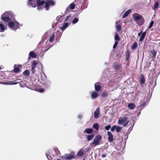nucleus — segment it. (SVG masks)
I'll return each instance as SVG.
<instances>
[{
  "label": "nucleus",
  "instance_id": "obj_59",
  "mask_svg": "<svg viewBox=\"0 0 160 160\" xmlns=\"http://www.w3.org/2000/svg\"><path fill=\"white\" fill-rule=\"evenodd\" d=\"M78 117H79L80 118H81L82 116H78Z\"/></svg>",
  "mask_w": 160,
  "mask_h": 160
},
{
  "label": "nucleus",
  "instance_id": "obj_48",
  "mask_svg": "<svg viewBox=\"0 0 160 160\" xmlns=\"http://www.w3.org/2000/svg\"><path fill=\"white\" fill-rule=\"evenodd\" d=\"M44 91V89L43 88H42L39 90V92H43Z\"/></svg>",
  "mask_w": 160,
  "mask_h": 160
},
{
  "label": "nucleus",
  "instance_id": "obj_45",
  "mask_svg": "<svg viewBox=\"0 0 160 160\" xmlns=\"http://www.w3.org/2000/svg\"><path fill=\"white\" fill-rule=\"evenodd\" d=\"M111 128V126L110 125H108L105 127V128L107 130H108Z\"/></svg>",
  "mask_w": 160,
  "mask_h": 160
},
{
  "label": "nucleus",
  "instance_id": "obj_50",
  "mask_svg": "<svg viewBox=\"0 0 160 160\" xmlns=\"http://www.w3.org/2000/svg\"><path fill=\"white\" fill-rule=\"evenodd\" d=\"M106 154H102V156L101 157L102 158H104L106 157Z\"/></svg>",
  "mask_w": 160,
  "mask_h": 160
},
{
  "label": "nucleus",
  "instance_id": "obj_24",
  "mask_svg": "<svg viewBox=\"0 0 160 160\" xmlns=\"http://www.w3.org/2000/svg\"><path fill=\"white\" fill-rule=\"evenodd\" d=\"M145 82V79L144 76L141 75L140 77V83L141 84H143Z\"/></svg>",
  "mask_w": 160,
  "mask_h": 160
},
{
  "label": "nucleus",
  "instance_id": "obj_19",
  "mask_svg": "<svg viewBox=\"0 0 160 160\" xmlns=\"http://www.w3.org/2000/svg\"><path fill=\"white\" fill-rule=\"evenodd\" d=\"M146 31H145L142 33L141 34L140 38L139 39V42H142L143 40L146 35Z\"/></svg>",
  "mask_w": 160,
  "mask_h": 160
},
{
  "label": "nucleus",
  "instance_id": "obj_18",
  "mask_svg": "<svg viewBox=\"0 0 160 160\" xmlns=\"http://www.w3.org/2000/svg\"><path fill=\"white\" fill-rule=\"evenodd\" d=\"M128 107L130 109H133L136 107V105L134 103H130L128 104Z\"/></svg>",
  "mask_w": 160,
  "mask_h": 160
},
{
  "label": "nucleus",
  "instance_id": "obj_25",
  "mask_svg": "<svg viewBox=\"0 0 160 160\" xmlns=\"http://www.w3.org/2000/svg\"><path fill=\"white\" fill-rule=\"evenodd\" d=\"M138 47L137 43L136 42H134L132 45L131 46V48L132 50H134L137 48Z\"/></svg>",
  "mask_w": 160,
  "mask_h": 160
},
{
  "label": "nucleus",
  "instance_id": "obj_21",
  "mask_svg": "<svg viewBox=\"0 0 160 160\" xmlns=\"http://www.w3.org/2000/svg\"><path fill=\"white\" fill-rule=\"evenodd\" d=\"M20 69L18 66L15 65L14 66V69L13 71L15 73H18L19 72Z\"/></svg>",
  "mask_w": 160,
  "mask_h": 160
},
{
  "label": "nucleus",
  "instance_id": "obj_60",
  "mask_svg": "<svg viewBox=\"0 0 160 160\" xmlns=\"http://www.w3.org/2000/svg\"><path fill=\"white\" fill-rule=\"evenodd\" d=\"M2 69L1 67H0V70H1Z\"/></svg>",
  "mask_w": 160,
  "mask_h": 160
},
{
  "label": "nucleus",
  "instance_id": "obj_20",
  "mask_svg": "<svg viewBox=\"0 0 160 160\" xmlns=\"http://www.w3.org/2000/svg\"><path fill=\"white\" fill-rule=\"evenodd\" d=\"M83 150V148L80 149V150L77 153V156H82L84 153V151Z\"/></svg>",
  "mask_w": 160,
  "mask_h": 160
},
{
  "label": "nucleus",
  "instance_id": "obj_35",
  "mask_svg": "<svg viewBox=\"0 0 160 160\" xmlns=\"http://www.w3.org/2000/svg\"><path fill=\"white\" fill-rule=\"evenodd\" d=\"M13 81H9V82H7L5 84H11V85H14V84H16L18 83V82H13Z\"/></svg>",
  "mask_w": 160,
  "mask_h": 160
},
{
  "label": "nucleus",
  "instance_id": "obj_17",
  "mask_svg": "<svg viewBox=\"0 0 160 160\" xmlns=\"http://www.w3.org/2000/svg\"><path fill=\"white\" fill-rule=\"evenodd\" d=\"M99 94H98V93L96 92H93L91 94V97L92 99H93L96 98L98 96Z\"/></svg>",
  "mask_w": 160,
  "mask_h": 160
},
{
  "label": "nucleus",
  "instance_id": "obj_6",
  "mask_svg": "<svg viewBox=\"0 0 160 160\" xmlns=\"http://www.w3.org/2000/svg\"><path fill=\"white\" fill-rule=\"evenodd\" d=\"M102 138V136L100 135L96 136L94 139V140L92 143L94 144L95 146H97L100 144V141Z\"/></svg>",
  "mask_w": 160,
  "mask_h": 160
},
{
  "label": "nucleus",
  "instance_id": "obj_5",
  "mask_svg": "<svg viewBox=\"0 0 160 160\" xmlns=\"http://www.w3.org/2000/svg\"><path fill=\"white\" fill-rule=\"evenodd\" d=\"M62 157L66 160H70L75 158V153L72 152L71 153L66 154Z\"/></svg>",
  "mask_w": 160,
  "mask_h": 160
},
{
  "label": "nucleus",
  "instance_id": "obj_40",
  "mask_svg": "<svg viewBox=\"0 0 160 160\" xmlns=\"http://www.w3.org/2000/svg\"><path fill=\"white\" fill-rule=\"evenodd\" d=\"M117 29L118 31H120L122 29V26L120 25H117Z\"/></svg>",
  "mask_w": 160,
  "mask_h": 160
},
{
  "label": "nucleus",
  "instance_id": "obj_56",
  "mask_svg": "<svg viewBox=\"0 0 160 160\" xmlns=\"http://www.w3.org/2000/svg\"><path fill=\"white\" fill-rule=\"evenodd\" d=\"M130 121L129 120H127V121H126V122L128 123V124L129 123V122Z\"/></svg>",
  "mask_w": 160,
  "mask_h": 160
},
{
  "label": "nucleus",
  "instance_id": "obj_42",
  "mask_svg": "<svg viewBox=\"0 0 160 160\" xmlns=\"http://www.w3.org/2000/svg\"><path fill=\"white\" fill-rule=\"evenodd\" d=\"M78 21V19L77 18H75L72 21V23L75 24L77 23Z\"/></svg>",
  "mask_w": 160,
  "mask_h": 160
},
{
  "label": "nucleus",
  "instance_id": "obj_29",
  "mask_svg": "<svg viewBox=\"0 0 160 160\" xmlns=\"http://www.w3.org/2000/svg\"><path fill=\"white\" fill-rule=\"evenodd\" d=\"M55 35L53 33L52 35V36L49 39V41L51 42H52L55 38Z\"/></svg>",
  "mask_w": 160,
  "mask_h": 160
},
{
  "label": "nucleus",
  "instance_id": "obj_38",
  "mask_svg": "<svg viewBox=\"0 0 160 160\" xmlns=\"http://www.w3.org/2000/svg\"><path fill=\"white\" fill-rule=\"evenodd\" d=\"M108 93L105 92H103L101 94L102 97H106L108 96Z\"/></svg>",
  "mask_w": 160,
  "mask_h": 160
},
{
  "label": "nucleus",
  "instance_id": "obj_55",
  "mask_svg": "<svg viewBox=\"0 0 160 160\" xmlns=\"http://www.w3.org/2000/svg\"><path fill=\"white\" fill-rule=\"evenodd\" d=\"M130 121L129 120H127V121H126V122L128 123V124L129 123V122Z\"/></svg>",
  "mask_w": 160,
  "mask_h": 160
},
{
  "label": "nucleus",
  "instance_id": "obj_23",
  "mask_svg": "<svg viewBox=\"0 0 160 160\" xmlns=\"http://www.w3.org/2000/svg\"><path fill=\"white\" fill-rule=\"evenodd\" d=\"M29 57L33 58H35L37 56L36 54L32 51L30 52L29 54Z\"/></svg>",
  "mask_w": 160,
  "mask_h": 160
},
{
  "label": "nucleus",
  "instance_id": "obj_11",
  "mask_svg": "<svg viewBox=\"0 0 160 160\" xmlns=\"http://www.w3.org/2000/svg\"><path fill=\"white\" fill-rule=\"evenodd\" d=\"M100 109L99 108H98L94 112V118H97L99 117L100 114Z\"/></svg>",
  "mask_w": 160,
  "mask_h": 160
},
{
  "label": "nucleus",
  "instance_id": "obj_15",
  "mask_svg": "<svg viewBox=\"0 0 160 160\" xmlns=\"http://www.w3.org/2000/svg\"><path fill=\"white\" fill-rule=\"evenodd\" d=\"M95 90L96 92L99 91L101 89V86L98 84V83H96L94 84Z\"/></svg>",
  "mask_w": 160,
  "mask_h": 160
},
{
  "label": "nucleus",
  "instance_id": "obj_3",
  "mask_svg": "<svg viewBox=\"0 0 160 160\" xmlns=\"http://www.w3.org/2000/svg\"><path fill=\"white\" fill-rule=\"evenodd\" d=\"M13 18V14L11 12H6L1 16V19L5 22H9Z\"/></svg>",
  "mask_w": 160,
  "mask_h": 160
},
{
  "label": "nucleus",
  "instance_id": "obj_16",
  "mask_svg": "<svg viewBox=\"0 0 160 160\" xmlns=\"http://www.w3.org/2000/svg\"><path fill=\"white\" fill-rule=\"evenodd\" d=\"M93 130L92 128H87L84 131V133H87L88 134H91L93 132Z\"/></svg>",
  "mask_w": 160,
  "mask_h": 160
},
{
  "label": "nucleus",
  "instance_id": "obj_52",
  "mask_svg": "<svg viewBox=\"0 0 160 160\" xmlns=\"http://www.w3.org/2000/svg\"><path fill=\"white\" fill-rule=\"evenodd\" d=\"M142 32H140L138 33V36H140V35L141 34Z\"/></svg>",
  "mask_w": 160,
  "mask_h": 160
},
{
  "label": "nucleus",
  "instance_id": "obj_43",
  "mask_svg": "<svg viewBox=\"0 0 160 160\" xmlns=\"http://www.w3.org/2000/svg\"><path fill=\"white\" fill-rule=\"evenodd\" d=\"M159 5L158 2H156L154 4V7L155 9L157 8Z\"/></svg>",
  "mask_w": 160,
  "mask_h": 160
},
{
  "label": "nucleus",
  "instance_id": "obj_57",
  "mask_svg": "<svg viewBox=\"0 0 160 160\" xmlns=\"http://www.w3.org/2000/svg\"><path fill=\"white\" fill-rule=\"evenodd\" d=\"M30 57H29H29H28V60H30Z\"/></svg>",
  "mask_w": 160,
  "mask_h": 160
},
{
  "label": "nucleus",
  "instance_id": "obj_10",
  "mask_svg": "<svg viewBox=\"0 0 160 160\" xmlns=\"http://www.w3.org/2000/svg\"><path fill=\"white\" fill-rule=\"evenodd\" d=\"M27 4L28 6H31L32 7L35 8L36 6V4L34 2L33 0H28L27 2Z\"/></svg>",
  "mask_w": 160,
  "mask_h": 160
},
{
  "label": "nucleus",
  "instance_id": "obj_53",
  "mask_svg": "<svg viewBox=\"0 0 160 160\" xmlns=\"http://www.w3.org/2000/svg\"><path fill=\"white\" fill-rule=\"evenodd\" d=\"M89 149H90L89 148H87L86 149V151L87 152L89 150Z\"/></svg>",
  "mask_w": 160,
  "mask_h": 160
},
{
  "label": "nucleus",
  "instance_id": "obj_34",
  "mask_svg": "<svg viewBox=\"0 0 160 160\" xmlns=\"http://www.w3.org/2000/svg\"><path fill=\"white\" fill-rule=\"evenodd\" d=\"M93 127L96 130H98L99 126L98 123H94L93 125Z\"/></svg>",
  "mask_w": 160,
  "mask_h": 160
},
{
  "label": "nucleus",
  "instance_id": "obj_2",
  "mask_svg": "<svg viewBox=\"0 0 160 160\" xmlns=\"http://www.w3.org/2000/svg\"><path fill=\"white\" fill-rule=\"evenodd\" d=\"M132 16L134 21L139 26L142 25L144 23V20L142 15L138 13H135Z\"/></svg>",
  "mask_w": 160,
  "mask_h": 160
},
{
  "label": "nucleus",
  "instance_id": "obj_58",
  "mask_svg": "<svg viewBox=\"0 0 160 160\" xmlns=\"http://www.w3.org/2000/svg\"><path fill=\"white\" fill-rule=\"evenodd\" d=\"M118 23H119V22H118V21H116V23H117V24H118Z\"/></svg>",
  "mask_w": 160,
  "mask_h": 160
},
{
  "label": "nucleus",
  "instance_id": "obj_51",
  "mask_svg": "<svg viewBox=\"0 0 160 160\" xmlns=\"http://www.w3.org/2000/svg\"><path fill=\"white\" fill-rule=\"evenodd\" d=\"M124 124L123 125V126L124 127H126L128 124L126 122H125L124 123Z\"/></svg>",
  "mask_w": 160,
  "mask_h": 160
},
{
  "label": "nucleus",
  "instance_id": "obj_12",
  "mask_svg": "<svg viewBox=\"0 0 160 160\" xmlns=\"http://www.w3.org/2000/svg\"><path fill=\"white\" fill-rule=\"evenodd\" d=\"M151 52L152 55L151 57L152 58V60H154L156 58L157 52L154 49H153L151 50Z\"/></svg>",
  "mask_w": 160,
  "mask_h": 160
},
{
  "label": "nucleus",
  "instance_id": "obj_33",
  "mask_svg": "<svg viewBox=\"0 0 160 160\" xmlns=\"http://www.w3.org/2000/svg\"><path fill=\"white\" fill-rule=\"evenodd\" d=\"M130 56V52L128 50L127 51V53L126 55V60H128L129 59Z\"/></svg>",
  "mask_w": 160,
  "mask_h": 160
},
{
  "label": "nucleus",
  "instance_id": "obj_30",
  "mask_svg": "<svg viewBox=\"0 0 160 160\" xmlns=\"http://www.w3.org/2000/svg\"><path fill=\"white\" fill-rule=\"evenodd\" d=\"M69 6L71 10H73L75 8V5L74 3L72 2L69 5Z\"/></svg>",
  "mask_w": 160,
  "mask_h": 160
},
{
  "label": "nucleus",
  "instance_id": "obj_62",
  "mask_svg": "<svg viewBox=\"0 0 160 160\" xmlns=\"http://www.w3.org/2000/svg\"><path fill=\"white\" fill-rule=\"evenodd\" d=\"M57 160H60V159H58Z\"/></svg>",
  "mask_w": 160,
  "mask_h": 160
},
{
  "label": "nucleus",
  "instance_id": "obj_61",
  "mask_svg": "<svg viewBox=\"0 0 160 160\" xmlns=\"http://www.w3.org/2000/svg\"><path fill=\"white\" fill-rule=\"evenodd\" d=\"M82 160H85V158H84L83 159H82Z\"/></svg>",
  "mask_w": 160,
  "mask_h": 160
},
{
  "label": "nucleus",
  "instance_id": "obj_1",
  "mask_svg": "<svg viewBox=\"0 0 160 160\" xmlns=\"http://www.w3.org/2000/svg\"><path fill=\"white\" fill-rule=\"evenodd\" d=\"M37 9H40L42 8V6L45 4L44 7L47 10H49L50 6H53L55 4L53 1L52 0H37Z\"/></svg>",
  "mask_w": 160,
  "mask_h": 160
},
{
  "label": "nucleus",
  "instance_id": "obj_32",
  "mask_svg": "<svg viewBox=\"0 0 160 160\" xmlns=\"http://www.w3.org/2000/svg\"><path fill=\"white\" fill-rule=\"evenodd\" d=\"M23 74L27 76H29L30 74L29 71L28 69L25 70L23 72Z\"/></svg>",
  "mask_w": 160,
  "mask_h": 160
},
{
  "label": "nucleus",
  "instance_id": "obj_47",
  "mask_svg": "<svg viewBox=\"0 0 160 160\" xmlns=\"http://www.w3.org/2000/svg\"><path fill=\"white\" fill-rule=\"evenodd\" d=\"M118 43V41H116L115 42L114 45H113V49H115L116 48V47L117 46V45Z\"/></svg>",
  "mask_w": 160,
  "mask_h": 160
},
{
  "label": "nucleus",
  "instance_id": "obj_9",
  "mask_svg": "<svg viewBox=\"0 0 160 160\" xmlns=\"http://www.w3.org/2000/svg\"><path fill=\"white\" fill-rule=\"evenodd\" d=\"M107 135L108 136V141L110 142H112L113 139V136L112 134L110 131H108Z\"/></svg>",
  "mask_w": 160,
  "mask_h": 160
},
{
  "label": "nucleus",
  "instance_id": "obj_37",
  "mask_svg": "<svg viewBox=\"0 0 160 160\" xmlns=\"http://www.w3.org/2000/svg\"><path fill=\"white\" fill-rule=\"evenodd\" d=\"M5 74L3 73H0V79L2 80L4 78Z\"/></svg>",
  "mask_w": 160,
  "mask_h": 160
},
{
  "label": "nucleus",
  "instance_id": "obj_49",
  "mask_svg": "<svg viewBox=\"0 0 160 160\" xmlns=\"http://www.w3.org/2000/svg\"><path fill=\"white\" fill-rule=\"evenodd\" d=\"M70 15H68V16H67V17H66V19H65V21H67V20H68V19L69 18H70Z\"/></svg>",
  "mask_w": 160,
  "mask_h": 160
},
{
  "label": "nucleus",
  "instance_id": "obj_4",
  "mask_svg": "<svg viewBox=\"0 0 160 160\" xmlns=\"http://www.w3.org/2000/svg\"><path fill=\"white\" fill-rule=\"evenodd\" d=\"M8 25L9 28L15 30L18 28L20 26V24L16 21H9L8 22Z\"/></svg>",
  "mask_w": 160,
  "mask_h": 160
},
{
  "label": "nucleus",
  "instance_id": "obj_31",
  "mask_svg": "<svg viewBox=\"0 0 160 160\" xmlns=\"http://www.w3.org/2000/svg\"><path fill=\"white\" fill-rule=\"evenodd\" d=\"M113 66L115 69H118L120 68V65L116 63H114L113 64Z\"/></svg>",
  "mask_w": 160,
  "mask_h": 160
},
{
  "label": "nucleus",
  "instance_id": "obj_46",
  "mask_svg": "<svg viewBox=\"0 0 160 160\" xmlns=\"http://www.w3.org/2000/svg\"><path fill=\"white\" fill-rule=\"evenodd\" d=\"M116 125H114V126H113L111 128V131L112 132L114 131L115 130V129H116Z\"/></svg>",
  "mask_w": 160,
  "mask_h": 160
},
{
  "label": "nucleus",
  "instance_id": "obj_41",
  "mask_svg": "<svg viewBox=\"0 0 160 160\" xmlns=\"http://www.w3.org/2000/svg\"><path fill=\"white\" fill-rule=\"evenodd\" d=\"M154 24V22L153 21H151V22H150L149 25V26H148V28L149 29H150L151 28L152 26H153V24Z\"/></svg>",
  "mask_w": 160,
  "mask_h": 160
},
{
  "label": "nucleus",
  "instance_id": "obj_39",
  "mask_svg": "<svg viewBox=\"0 0 160 160\" xmlns=\"http://www.w3.org/2000/svg\"><path fill=\"white\" fill-rule=\"evenodd\" d=\"M114 39L115 40H117V41H119L120 40V38H119L118 35L117 34L115 35Z\"/></svg>",
  "mask_w": 160,
  "mask_h": 160
},
{
  "label": "nucleus",
  "instance_id": "obj_22",
  "mask_svg": "<svg viewBox=\"0 0 160 160\" xmlns=\"http://www.w3.org/2000/svg\"><path fill=\"white\" fill-rule=\"evenodd\" d=\"M131 11V9H129L127 10L123 15L122 18H124L127 17L130 13Z\"/></svg>",
  "mask_w": 160,
  "mask_h": 160
},
{
  "label": "nucleus",
  "instance_id": "obj_13",
  "mask_svg": "<svg viewBox=\"0 0 160 160\" xmlns=\"http://www.w3.org/2000/svg\"><path fill=\"white\" fill-rule=\"evenodd\" d=\"M51 84L50 82L48 80H46L43 82V85L47 88L50 86Z\"/></svg>",
  "mask_w": 160,
  "mask_h": 160
},
{
  "label": "nucleus",
  "instance_id": "obj_8",
  "mask_svg": "<svg viewBox=\"0 0 160 160\" xmlns=\"http://www.w3.org/2000/svg\"><path fill=\"white\" fill-rule=\"evenodd\" d=\"M128 118L127 117L126 115L123 117L121 118L118 119V123L119 124H122L124 123L128 120Z\"/></svg>",
  "mask_w": 160,
  "mask_h": 160
},
{
  "label": "nucleus",
  "instance_id": "obj_14",
  "mask_svg": "<svg viewBox=\"0 0 160 160\" xmlns=\"http://www.w3.org/2000/svg\"><path fill=\"white\" fill-rule=\"evenodd\" d=\"M5 30V27L2 22H0V32H4Z\"/></svg>",
  "mask_w": 160,
  "mask_h": 160
},
{
  "label": "nucleus",
  "instance_id": "obj_7",
  "mask_svg": "<svg viewBox=\"0 0 160 160\" xmlns=\"http://www.w3.org/2000/svg\"><path fill=\"white\" fill-rule=\"evenodd\" d=\"M38 64V61H36L35 60H33L31 64V71L32 74H33L35 72V68L36 67L37 65Z\"/></svg>",
  "mask_w": 160,
  "mask_h": 160
},
{
  "label": "nucleus",
  "instance_id": "obj_28",
  "mask_svg": "<svg viewBox=\"0 0 160 160\" xmlns=\"http://www.w3.org/2000/svg\"><path fill=\"white\" fill-rule=\"evenodd\" d=\"M94 135L93 134H92L88 136L87 140L88 141H90L94 137Z\"/></svg>",
  "mask_w": 160,
  "mask_h": 160
},
{
  "label": "nucleus",
  "instance_id": "obj_44",
  "mask_svg": "<svg viewBox=\"0 0 160 160\" xmlns=\"http://www.w3.org/2000/svg\"><path fill=\"white\" fill-rule=\"evenodd\" d=\"M46 156L48 160H51L52 159V157L49 154H47Z\"/></svg>",
  "mask_w": 160,
  "mask_h": 160
},
{
  "label": "nucleus",
  "instance_id": "obj_27",
  "mask_svg": "<svg viewBox=\"0 0 160 160\" xmlns=\"http://www.w3.org/2000/svg\"><path fill=\"white\" fill-rule=\"evenodd\" d=\"M64 17V15H62L61 16H58L57 17V20L58 22H61L63 20L62 17Z\"/></svg>",
  "mask_w": 160,
  "mask_h": 160
},
{
  "label": "nucleus",
  "instance_id": "obj_54",
  "mask_svg": "<svg viewBox=\"0 0 160 160\" xmlns=\"http://www.w3.org/2000/svg\"><path fill=\"white\" fill-rule=\"evenodd\" d=\"M130 121L129 120H127V121H126V122L128 123V124L129 123V122Z\"/></svg>",
  "mask_w": 160,
  "mask_h": 160
},
{
  "label": "nucleus",
  "instance_id": "obj_36",
  "mask_svg": "<svg viewBox=\"0 0 160 160\" xmlns=\"http://www.w3.org/2000/svg\"><path fill=\"white\" fill-rule=\"evenodd\" d=\"M122 129V127H121L120 126H116V130L117 132H119L121 131Z\"/></svg>",
  "mask_w": 160,
  "mask_h": 160
},
{
  "label": "nucleus",
  "instance_id": "obj_26",
  "mask_svg": "<svg viewBox=\"0 0 160 160\" xmlns=\"http://www.w3.org/2000/svg\"><path fill=\"white\" fill-rule=\"evenodd\" d=\"M68 26V23H66L63 24L61 28V30H64Z\"/></svg>",
  "mask_w": 160,
  "mask_h": 160
}]
</instances>
